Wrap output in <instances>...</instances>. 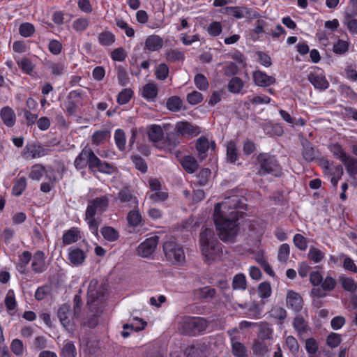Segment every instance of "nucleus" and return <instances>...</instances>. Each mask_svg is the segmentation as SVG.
Masks as SVG:
<instances>
[{"instance_id": "nucleus-2", "label": "nucleus", "mask_w": 357, "mask_h": 357, "mask_svg": "<svg viewBox=\"0 0 357 357\" xmlns=\"http://www.w3.org/2000/svg\"><path fill=\"white\" fill-rule=\"evenodd\" d=\"M199 244L206 263H213L222 257V245L215 237L212 229L206 228L200 233Z\"/></svg>"}, {"instance_id": "nucleus-24", "label": "nucleus", "mask_w": 357, "mask_h": 357, "mask_svg": "<svg viewBox=\"0 0 357 357\" xmlns=\"http://www.w3.org/2000/svg\"><path fill=\"white\" fill-rule=\"evenodd\" d=\"M205 351L206 347L203 344L197 343L187 347L184 352L188 357H201Z\"/></svg>"}, {"instance_id": "nucleus-60", "label": "nucleus", "mask_w": 357, "mask_h": 357, "mask_svg": "<svg viewBox=\"0 0 357 357\" xmlns=\"http://www.w3.org/2000/svg\"><path fill=\"white\" fill-rule=\"evenodd\" d=\"M222 31V26L220 22H213L208 28L207 32L211 36L216 37L220 35Z\"/></svg>"}, {"instance_id": "nucleus-55", "label": "nucleus", "mask_w": 357, "mask_h": 357, "mask_svg": "<svg viewBox=\"0 0 357 357\" xmlns=\"http://www.w3.org/2000/svg\"><path fill=\"white\" fill-rule=\"evenodd\" d=\"M79 239V231L72 229L66 232L63 236V243L69 245L76 242Z\"/></svg>"}, {"instance_id": "nucleus-23", "label": "nucleus", "mask_w": 357, "mask_h": 357, "mask_svg": "<svg viewBox=\"0 0 357 357\" xmlns=\"http://www.w3.org/2000/svg\"><path fill=\"white\" fill-rule=\"evenodd\" d=\"M46 154L45 150L40 146L34 145L26 146L24 150V155L28 158H38Z\"/></svg>"}, {"instance_id": "nucleus-16", "label": "nucleus", "mask_w": 357, "mask_h": 357, "mask_svg": "<svg viewBox=\"0 0 357 357\" xmlns=\"http://www.w3.org/2000/svg\"><path fill=\"white\" fill-rule=\"evenodd\" d=\"M116 201H119L123 206L130 208H135L138 205L137 198L132 195L129 190L126 189L119 192Z\"/></svg>"}, {"instance_id": "nucleus-22", "label": "nucleus", "mask_w": 357, "mask_h": 357, "mask_svg": "<svg viewBox=\"0 0 357 357\" xmlns=\"http://www.w3.org/2000/svg\"><path fill=\"white\" fill-rule=\"evenodd\" d=\"M158 93V86L153 82L146 84L143 86L141 90L142 96L149 102L154 101L155 100Z\"/></svg>"}, {"instance_id": "nucleus-32", "label": "nucleus", "mask_w": 357, "mask_h": 357, "mask_svg": "<svg viewBox=\"0 0 357 357\" xmlns=\"http://www.w3.org/2000/svg\"><path fill=\"white\" fill-rule=\"evenodd\" d=\"M77 349L72 341H64L61 351V357H76Z\"/></svg>"}, {"instance_id": "nucleus-35", "label": "nucleus", "mask_w": 357, "mask_h": 357, "mask_svg": "<svg viewBox=\"0 0 357 357\" xmlns=\"http://www.w3.org/2000/svg\"><path fill=\"white\" fill-rule=\"evenodd\" d=\"M209 145L210 144L208 139L204 137H201L197 140L196 148L201 160L205 158L206 153L209 149Z\"/></svg>"}, {"instance_id": "nucleus-52", "label": "nucleus", "mask_w": 357, "mask_h": 357, "mask_svg": "<svg viewBox=\"0 0 357 357\" xmlns=\"http://www.w3.org/2000/svg\"><path fill=\"white\" fill-rule=\"evenodd\" d=\"M89 25V20L85 17H79L75 19L72 26L77 32H82L85 31Z\"/></svg>"}, {"instance_id": "nucleus-19", "label": "nucleus", "mask_w": 357, "mask_h": 357, "mask_svg": "<svg viewBox=\"0 0 357 357\" xmlns=\"http://www.w3.org/2000/svg\"><path fill=\"white\" fill-rule=\"evenodd\" d=\"M253 80L257 86L266 87L273 84L275 79L261 70H256L252 75Z\"/></svg>"}, {"instance_id": "nucleus-11", "label": "nucleus", "mask_w": 357, "mask_h": 357, "mask_svg": "<svg viewBox=\"0 0 357 357\" xmlns=\"http://www.w3.org/2000/svg\"><path fill=\"white\" fill-rule=\"evenodd\" d=\"M158 243V236H153L146 238L137 247V253L142 257H149L155 251Z\"/></svg>"}, {"instance_id": "nucleus-18", "label": "nucleus", "mask_w": 357, "mask_h": 357, "mask_svg": "<svg viewBox=\"0 0 357 357\" xmlns=\"http://www.w3.org/2000/svg\"><path fill=\"white\" fill-rule=\"evenodd\" d=\"M31 259V268L36 273H41L47 269L45 257L43 252H36Z\"/></svg>"}, {"instance_id": "nucleus-64", "label": "nucleus", "mask_w": 357, "mask_h": 357, "mask_svg": "<svg viewBox=\"0 0 357 357\" xmlns=\"http://www.w3.org/2000/svg\"><path fill=\"white\" fill-rule=\"evenodd\" d=\"M132 96V91L130 89H125L121 91L117 96V102L120 105L128 103Z\"/></svg>"}, {"instance_id": "nucleus-58", "label": "nucleus", "mask_w": 357, "mask_h": 357, "mask_svg": "<svg viewBox=\"0 0 357 357\" xmlns=\"http://www.w3.org/2000/svg\"><path fill=\"white\" fill-rule=\"evenodd\" d=\"M286 346L289 350V351L292 354L293 356H295L298 354L299 350V344L297 340L292 335H289L286 337L285 340Z\"/></svg>"}, {"instance_id": "nucleus-5", "label": "nucleus", "mask_w": 357, "mask_h": 357, "mask_svg": "<svg viewBox=\"0 0 357 357\" xmlns=\"http://www.w3.org/2000/svg\"><path fill=\"white\" fill-rule=\"evenodd\" d=\"M259 169L257 174L259 176L273 174L278 176L281 174V168L275 156L268 153H262L257 158Z\"/></svg>"}, {"instance_id": "nucleus-59", "label": "nucleus", "mask_w": 357, "mask_h": 357, "mask_svg": "<svg viewBox=\"0 0 357 357\" xmlns=\"http://www.w3.org/2000/svg\"><path fill=\"white\" fill-rule=\"evenodd\" d=\"M44 174H45L44 167L40 165H35L31 167L29 178L33 180L39 181Z\"/></svg>"}, {"instance_id": "nucleus-47", "label": "nucleus", "mask_w": 357, "mask_h": 357, "mask_svg": "<svg viewBox=\"0 0 357 357\" xmlns=\"http://www.w3.org/2000/svg\"><path fill=\"white\" fill-rule=\"evenodd\" d=\"M179 144L178 136L176 133L170 132L167 135L165 142H163V149H171L176 147Z\"/></svg>"}, {"instance_id": "nucleus-29", "label": "nucleus", "mask_w": 357, "mask_h": 357, "mask_svg": "<svg viewBox=\"0 0 357 357\" xmlns=\"http://www.w3.org/2000/svg\"><path fill=\"white\" fill-rule=\"evenodd\" d=\"M302 145L303 158L307 162L313 160L315 158V151L312 144L307 139H303Z\"/></svg>"}, {"instance_id": "nucleus-4", "label": "nucleus", "mask_w": 357, "mask_h": 357, "mask_svg": "<svg viewBox=\"0 0 357 357\" xmlns=\"http://www.w3.org/2000/svg\"><path fill=\"white\" fill-rule=\"evenodd\" d=\"M207 326L206 320L199 317H183L178 322V331L188 335H198L204 331Z\"/></svg>"}, {"instance_id": "nucleus-43", "label": "nucleus", "mask_w": 357, "mask_h": 357, "mask_svg": "<svg viewBox=\"0 0 357 357\" xmlns=\"http://www.w3.org/2000/svg\"><path fill=\"white\" fill-rule=\"evenodd\" d=\"M258 296L261 299L269 298L272 294L271 284L267 282L260 283L257 288Z\"/></svg>"}, {"instance_id": "nucleus-14", "label": "nucleus", "mask_w": 357, "mask_h": 357, "mask_svg": "<svg viewBox=\"0 0 357 357\" xmlns=\"http://www.w3.org/2000/svg\"><path fill=\"white\" fill-rule=\"evenodd\" d=\"M88 303H93L104 296V288L98 285L96 280H92L88 287Z\"/></svg>"}, {"instance_id": "nucleus-7", "label": "nucleus", "mask_w": 357, "mask_h": 357, "mask_svg": "<svg viewBox=\"0 0 357 357\" xmlns=\"http://www.w3.org/2000/svg\"><path fill=\"white\" fill-rule=\"evenodd\" d=\"M307 79L317 89L326 90L329 86L324 70L317 66L310 69L307 75Z\"/></svg>"}, {"instance_id": "nucleus-44", "label": "nucleus", "mask_w": 357, "mask_h": 357, "mask_svg": "<svg viewBox=\"0 0 357 357\" xmlns=\"http://www.w3.org/2000/svg\"><path fill=\"white\" fill-rule=\"evenodd\" d=\"M147 196L152 202L161 203L168 198V193L161 189L155 192H149Z\"/></svg>"}, {"instance_id": "nucleus-10", "label": "nucleus", "mask_w": 357, "mask_h": 357, "mask_svg": "<svg viewBox=\"0 0 357 357\" xmlns=\"http://www.w3.org/2000/svg\"><path fill=\"white\" fill-rule=\"evenodd\" d=\"M233 308L236 310L241 308L243 310V314L249 318L259 319L261 317V309L258 304L255 303H234L232 305Z\"/></svg>"}, {"instance_id": "nucleus-25", "label": "nucleus", "mask_w": 357, "mask_h": 357, "mask_svg": "<svg viewBox=\"0 0 357 357\" xmlns=\"http://www.w3.org/2000/svg\"><path fill=\"white\" fill-rule=\"evenodd\" d=\"M32 259V255L29 251H24L20 256L17 264V270L22 274L26 272V266Z\"/></svg>"}, {"instance_id": "nucleus-21", "label": "nucleus", "mask_w": 357, "mask_h": 357, "mask_svg": "<svg viewBox=\"0 0 357 357\" xmlns=\"http://www.w3.org/2000/svg\"><path fill=\"white\" fill-rule=\"evenodd\" d=\"M164 45L162 37L158 35H151L148 36L144 43V49L151 52L160 50Z\"/></svg>"}, {"instance_id": "nucleus-45", "label": "nucleus", "mask_w": 357, "mask_h": 357, "mask_svg": "<svg viewBox=\"0 0 357 357\" xmlns=\"http://www.w3.org/2000/svg\"><path fill=\"white\" fill-rule=\"evenodd\" d=\"M114 141L116 146L120 151H124L126 148V135L123 130L117 129L114 132Z\"/></svg>"}, {"instance_id": "nucleus-51", "label": "nucleus", "mask_w": 357, "mask_h": 357, "mask_svg": "<svg viewBox=\"0 0 357 357\" xmlns=\"http://www.w3.org/2000/svg\"><path fill=\"white\" fill-rule=\"evenodd\" d=\"M234 289L245 290L247 287L246 278L243 274L236 275L232 280Z\"/></svg>"}, {"instance_id": "nucleus-8", "label": "nucleus", "mask_w": 357, "mask_h": 357, "mask_svg": "<svg viewBox=\"0 0 357 357\" xmlns=\"http://www.w3.org/2000/svg\"><path fill=\"white\" fill-rule=\"evenodd\" d=\"M109 204V198L107 195L96 198L88 203L86 211L88 216L96 215L106 211Z\"/></svg>"}, {"instance_id": "nucleus-28", "label": "nucleus", "mask_w": 357, "mask_h": 357, "mask_svg": "<svg viewBox=\"0 0 357 357\" xmlns=\"http://www.w3.org/2000/svg\"><path fill=\"white\" fill-rule=\"evenodd\" d=\"M215 294V289L210 287H204L194 290V296L198 299L212 298Z\"/></svg>"}, {"instance_id": "nucleus-6", "label": "nucleus", "mask_w": 357, "mask_h": 357, "mask_svg": "<svg viewBox=\"0 0 357 357\" xmlns=\"http://www.w3.org/2000/svg\"><path fill=\"white\" fill-rule=\"evenodd\" d=\"M165 256L167 261L174 265H183L185 255L183 247L173 241H167L163 244Z\"/></svg>"}, {"instance_id": "nucleus-41", "label": "nucleus", "mask_w": 357, "mask_h": 357, "mask_svg": "<svg viewBox=\"0 0 357 357\" xmlns=\"http://www.w3.org/2000/svg\"><path fill=\"white\" fill-rule=\"evenodd\" d=\"M308 258L310 261L315 264H318L322 261L325 257V253L321 250L311 246L309 249L307 254Z\"/></svg>"}, {"instance_id": "nucleus-42", "label": "nucleus", "mask_w": 357, "mask_h": 357, "mask_svg": "<svg viewBox=\"0 0 357 357\" xmlns=\"http://www.w3.org/2000/svg\"><path fill=\"white\" fill-rule=\"evenodd\" d=\"M329 150L333 156L340 160L341 162L348 155L342 146L337 143L330 145Z\"/></svg>"}, {"instance_id": "nucleus-63", "label": "nucleus", "mask_w": 357, "mask_h": 357, "mask_svg": "<svg viewBox=\"0 0 357 357\" xmlns=\"http://www.w3.org/2000/svg\"><path fill=\"white\" fill-rule=\"evenodd\" d=\"M35 31L34 26L31 23H23L20 26L19 32L23 37H29Z\"/></svg>"}, {"instance_id": "nucleus-62", "label": "nucleus", "mask_w": 357, "mask_h": 357, "mask_svg": "<svg viewBox=\"0 0 357 357\" xmlns=\"http://www.w3.org/2000/svg\"><path fill=\"white\" fill-rule=\"evenodd\" d=\"M211 172L208 168L202 169L197 176L196 183L199 185H204L206 184L208 178L210 177Z\"/></svg>"}, {"instance_id": "nucleus-38", "label": "nucleus", "mask_w": 357, "mask_h": 357, "mask_svg": "<svg viewBox=\"0 0 357 357\" xmlns=\"http://www.w3.org/2000/svg\"><path fill=\"white\" fill-rule=\"evenodd\" d=\"M339 280L345 291L354 293L357 290V283L351 278L340 275Z\"/></svg>"}, {"instance_id": "nucleus-9", "label": "nucleus", "mask_w": 357, "mask_h": 357, "mask_svg": "<svg viewBox=\"0 0 357 357\" xmlns=\"http://www.w3.org/2000/svg\"><path fill=\"white\" fill-rule=\"evenodd\" d=\"M58 317L63 326L69 333L74 331V323L72 320L70 307L67 304L62 305L58 310Z\"/></svg>"}, {"instance_id": "nucleus-31", "label": "nucleus", "mask_w": 357, "mask_h": 357, "mask_svg": "<svg viewBox=\"0 0 357 357\" xmlns=\"http://www.w3.org/2000/svg\"><path fill=\"white\" fill-rule=\"evenodd\" d=\"M253 353L257 356H264L269 351L268 346L262 340H256L252 347Z\"/></svg>"}, {"instance_id": "nucleus-46", "label": "nucleus", "mask_w": 357, "mask_h": 357, "mask_svg": "<svg viewBox=\"0 0 357 357\" xmlns=\"http://www.w3.org/2000/svg\"><path fill=\"white\" fill-rule=\"evenodd\" d=\"M128 224L132 227H137L142 221L141 213L137 210L130 211L127 216Z\"/></svg>"}, {"instance_id": "nucleus-15", "label": "nucleus", "mask_w": 357, "mask_h": 357, "mask_svg": "<svg viewBox=\"0 0 357 357\" xmlns=\"http://www.w3.org/2000/svg\"><path fill=\"white\" fill-rule=\"evenodd\" d=\"M86 257V252L83 250L75 246L69 248L68 259L73 265L80 266L84 263Z\"/></svg>"}, {"instance_id": "nucleus-20", "label": "nucleus", "mask_w": 357, "mask_h": 357, "mask_svg": "<svg viewBox=\"0 0 357 357\" xmlns=\"http://www.w3.org/2000/svg\"><path fill=\"white\" fill-rule=\"evenodd\" d=\"M0 117L3 124L8 127L12 128L16 123V115L14 110L8 107L5 106L0 110Z\"/></svg>"}, {"instance_id": "nucleus-33", "label": "nucleus", "mask_w": 357, "mask_h": 357, "mask_svg": "<svg viewBox=\"0 0 357 357\" xmlns=\"http://www.w3.org/2000/svg\"><path fill=\"white\" fill-rule=\"evenodd\" d=\"M100 232L103 238L109 242L116 241L119 237V231L112 227H103L101 228Z\"/></svg>"}, {"instance_id": "nucleus-30", "label": "nucleus", "mask_w": 357, "mask_h": 357, "mask_svg": "<svg viewBox=\"0 0 357 357\" xmlns=\"http://www.w3.org/2000/svg\"><path fill=\"white\" fill-rule=\"evenodd\" d=\"M183 168L188 173L195 172L198 168V163L195 158L190 155L185 156L181 161Z\"/></svg>"}, {"instance_id": "nucleus-17", "label": "nucleus", "mask_w": 357, "mask_h": 357, "mask_svg": "<svg viewBox=\"0 0 357 357\" xmlns=\"http://www.w3.org/2000/svg\"><path fill=\"white\" fill-rule=\"evenodd\" d=\"M286 302L287 307L296 312L301 311L303 308V299L301 296L294 291H288Z\"/></svg>"}, {"instance_id": "nucleus-27", "label": "nucleus", "mask_w": 357, "mask_h": 357, "mask_svg": "<svg viewBox=\"0 0 357 357\" xmlns=\"http://www.w3.org/2000/svg\"><path fill=\"white\" fill-rule=\"evenodd\" d=\"M273 330L271 326L266 322H260L259 324L258 337L262 340H271L273 337Z\"/></svg>"}, {"instance_id": "nucleus-40", "label": "nucleus", "mask_w": 357, "mask_h": 357, "mask_svg": "<svg viewBox=\"0 0 357 357\" xmlns=\"http://www.w3.org/2000/svg\"><path fill=\"white\" fill-rule=\"evenodd\" d=\"M269 314L272 318L279 320L280 324H282L287 317V311L283 307L278 305L273 306Z\"/></svg>"}, {"instance_id": "nucleus-61", "label": "nucleus", "mask_w": 357, "mask_h": 357, "mask_svg": "<svg viewBox=\"0 0 357 357\" xmlns=\"http://www.w3.org/2000/svg\"><path fill=\"white\" fill-rule=\"evenodd\" d=\"M290 252V248L289 245L287 243H283L280 246L278 254V259L280 262H286L287 260L289 259Z\"/></svg>"}, {"instance_id": "nucleus-37", "label": "nucleus", "mask_w": 357, "mask_h": 357, "mask_svg": "<svg viewBox=\"0 0 357 357\" xmlns=\"http://www.w3.org/2000/svg\"><path fill=\"white\" fill-rule=\"evenodd\" d=\"M227 160L233 163L238 160V151L236 144L233 141H229L227 143Z\"/></svg>"}, {"instance_id": "nucleus-50", "label": "nucleus", "mask_w": 357, "mask_h": 357, "mask_svg": "<svg viewBox=\"0 0 357 357\" xmlns=\"http://www.w3.org/2000/svg\"><path fill=\"white\" fill-rule=\"evenodd\" d=\"M114 35L109 31L102 32L98 36L99 43L103 46H109L114 43Z\"/></svg>"}, {"instance_id": "nucleus-1", "label": "nucleus", "mask_w": 357, "mask_h": 357, "mask_svg": "<svg viewBox=\"0 0 357 357\" xmlns=\"http://www.w3.org/2000/svg\"><path fill=\"white\" fill-rule=\"evenodd\" d=\"M245 199L233 195L218 203L214 208L213 219L220 238L225 243H233L239 231L238 220L240 210L246 206Z\"/></svg>"}, {"instance_id": "nucleus-26", "label": "nucleus", "mask_w": 357, "mask_h": 357, "mask_svg": "<svg viewBox=\"0 0 357 357\" xmlns=\"http://www.w3.org/2000/svg\"><path fill=\"white\" fill-rule=\"evenodd\" d=\"M293 326L300 336L307 333L309 331L307 322L304 318L300 315H298L294 318Z\"/></svg>"}, {"instance_id": "nucleus-34", "label": "nucleus", "mask_w": 357, "mask_h": 357, "mask_svg": "<svg viewBox=\"0 0 357 357\" xmlns=\"http://www.w3.org/2000/svg\"><path fill=\"white\" fill-rule=\"evenodd\" d=\"M244 86V83L243 80L238 77H232L228 82L227 89L228 91L234 94H237L241 92Z\"/></svg>"}, {"instance_id": "nucleus-13", "label": "nucleus", "mask_w": 357, "mask_h": 357, "mask_svg": "<svg viewBox=\"0 0 357 357\" xmlns=\"http://www.w3.org/2000/svg\"><path fill=\"white\" fill-rule=\"evenodd\" d=\"M175 130L178 134L186 137L197 136L201 132L199 127L194 126L187 121L177 122L175 126Z\"/></svg>"}, {"instance_id": "nucleus-49", "label": "nucleus", "mask_w": 357, "mask_h": 357, "mask_svg": "<svg viewBox=\"0 0 357 357\" xmlns=\"http://www.w3.org/2000/svg\"><path fill=\"white\" fill-rule=\"evenodd\" d=\"M349 46L347 41L339 39L334 43L333 51L336 54H344L349 50Z\"/></svg>"}, {"instance_id": "nucleus-3", "label": "nucleus", "mask_w": 357, "mask_h": 357, "mask_svg": "<svg viewBox=\"0 0 357 357\" xmlns=\"http://www.w3.org/2000/svg\"><path fill=\"white\" fill-rule=\"evenodd\" d=\"M74 165L77 169H82L88 165L93 172L97 170L104 174H111L113 172L112 166L108 163L102 162L93 151L88 147L82 149L75 158Z\"/></svg>"}, {"instance_id": "nucleus-53", "label": "nucleus", "mask_w": 357, "mask_h": 357, "mask_svg": "<svg viewBox=\"0 0 357 357\" xmlns=\"http://www.w3.org/2000/svg\"><path fill=\"white\" fill-rule=\"evenodd\" d=\"M194 83L196 87L200 91H206L209 86L207 78L201 73H198L195 76Z\"/></svg>"}, {"instance_id": "nucleus-54", "label": "nucleus", "mask_w": 357, "mask_h": 357, "mask_svg": "<svg viewBox=\"0 0 357 357\" xmlns=\"http://www.w3.org/2000/svg\"><path fill=\"white\" fill-rule=\"evenodd\" d=\"M85 220L87 222L89 228L92 234L94 235L98 234V227L100 221L98 218H95V215H91L90 217L87 215V211L85 213Z\"/></svg>"}, {"instance_id": "nucleus-48", "label": "nucleus", "mask_w": 357, "mask_h": 357, "mask_svg": "<svg viewBox=\"0 0 357 357\" xmlns=\"http://www.w3.org/2000/svg\"><path fill=\"white\" fill-rule=\"evenodd\" d=\"M169 67L165 63H160L155 68V77L159 80L163 81L166 79L169 75Z\"/></svg>"}, {"instance_id": "nucleus-56", "label": "nucleus", "mask_w": 357, "mask_h": 357, "mask_svg": "<svg viewBox=\"0 0 357 357\" xmlns=\"http://www.w3.org/2000/svg\"><path fill=\"white\" fill-rule=\"evenodd\" d=\"M166 59L170 62H176L184 59V54L176 49H171L166 52Z\"/></svg>"}, {"instance_id": "nucleus-39", "label": "nucleus", "mask_w": 357, "mask_h": 357, "mask_svg": "<svg viewBox=\"0 0 357 357\" xmlns=\"http://www.w3.org/2000/svg\"><path fill=\"white\" fill-rule=\"evenodd\" d=\"M26 178L24 176L17 178L13 186L12 193L15 196H20L26 188Z\"/></svg>"}, {"instance_id": "nucleus-57", "label": "nucleus", "mask_w": 357, "mask_h": 357, "mask_svg": "<svg viewBox=\"0 0 357 357\" xmlns=\"http://www.w3.org/2000/svg\"><path fill=\"white\" fill-rule=\"evenodd\" d=\"M182 106V100L178 96H172L167 101V107L172 112H178Z\"/></svg>"}, {"instance_id": "nucleus-12", "label": "nucleus", "mask_w": 357, "mask_h": 357, "mask_svg": "<svg viewBox=\"0 0 357 357\" xmlns=\"http://www.w3.org/2000/svg\"><path fill=\"white\" fill-rule=\"evenodd\" d=\"M147 135L149 140L158 149H164L163 138L164 131L160 126L151 125L147 130Z\"/></svg>"}, {"instance_id": "nucleus-36", "label": "nucleus", "mask_w": 357, "mask_h": 357, "mask_svg": "<svg viewBox=\"0 0 357 357\" xmlns=\"http://www.w3.org/2000/svg\"><path fill=\"white\" fill-rule=\"evenodd\" d=\"M342 162L346 167L347 172L351 176L357 174V160L348 155Z\"/></svg>"}]
</instances>
